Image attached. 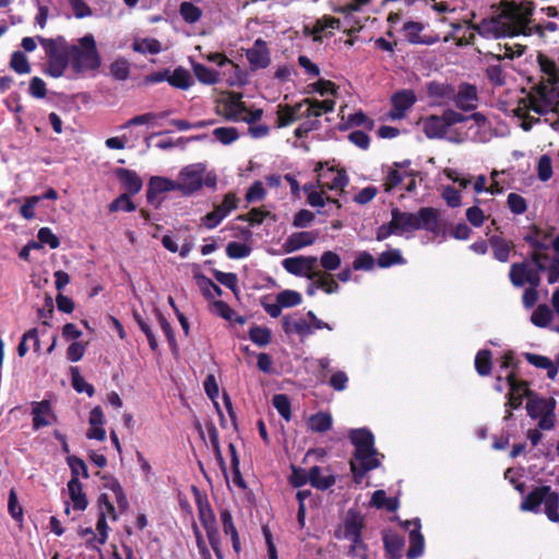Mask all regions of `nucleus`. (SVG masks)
Masks as SVG:
<instances>
[{
  "mask_svg": "<svg viewBox=\"0 0 559 559\" xmlns=\"http://www.w3.org/2000/svg\"><path fill=\"white\" fill-rule=\"evenodd\" d=\"M424 229L435 235L441 233L442 224L439 211L435 207H420L416 213L404 212L392 207L391 221L377 229V240L382 241L391 235L403 236Z\"/></svg>",
  "mask_w": 559,
  "mask_h": 559,
  "instance_id": "obj_1",
  "label": "nucleus"
},
{
  "mask_svg": "<svg viewBox=\"0 0 559 559\" xmlns=\"http://www.w3.org/2000/svg\"><path fill=\"white\" fill-rule=\"evenodd\" d=\"M350 442L355 445V459L359 462V467L350 462L354 474L364 476L367 472L377 468L380 465L376 457L373 435L366 428L353 429L349 432Z\"/></svg>",
  "mask_w": 559,
  "mask_h": 559,
  "instance_id": "obj_2",
  "label": "nucleus"
},
{
  "mask_svg": "<svg viewBox=\"0 0 559 559\" xmlns=\"http://www.w3.org/2000/svg\"><path fill=\"white\" fill-rule=\"evenodd\" d=\"M70 64L76 74L85 71H96L102 64L96 41L92 34H86L80 38L79 45H70Z\"/></svg>",
  "mask_w": 559,
  "mask_h": 559,
  "instance_id": "obj_3",
  "label": "nucleus"
},
{
  "mask_svg": "<svg viewBox=\"0 0 559 559\" xmlns=\"http://www.w3.org/2000/svg\"><path fill=\"white\" fill-rule=\"evenodd\" d=\"M48 58L46 72L52 78L63 75L70 64V45L63 36L57 38L37 37Z\"/></svg>",
  "mask_w": 559,
  "mask_h": 559,
  "instance_id": "obj_4",
  "label": "nucleus"
},
{
  "mask_svg": "<svg viewBox=\"0 0 559 559\" xmlns=\"http://www.w3.org/2000/svg\"><path fill=\"white\" fill-rule=\"evenodd\" d=\"M205 171L206 167L201 163L183 167L176 180L177 190L183 195H191L197 192L203 186V174Z\"/></svg>",
  "mask_w": 559,
  "mask_h": 559,
  "instance_id": "obj_5",
  "label": "nucleus"
},
{
  "mask_svg": "<svg viewBox=\"0 0 559 559\" xmlns=\"http://www.w3.org/2000/svg\"><path fill=\"white\" fill-rule=\"evenodd\" d=\"M282 265L287 272L297 276H306L309 280H313L317 276L318 260L316 257L299 255L286 258L283 260Z\"/></svg>",
  "mask_w": 559,
  "mask_h": 559,
  "instance_id": "obj_6",
  "label": "nucleus"
},
{
  "mask_svg": "<svg viewBox=\"0 0 559 559\" xmlns=\"http://www.w3.org/2000/svg\"><path fill=\"white\" fill-rule=\"evenodd\" d=\"M452 100L455 107L462 111H473L478 106V93L475 85L461 83L457 92L454 91Z\"/></svg>",
  "mask_w": 559,
  "mask_h": 559,
  "instance_id": "obj_7",
  "label": "nucleus"
},
{
  "mask_svg": "<svg viewBox=\"0 0 559 559\" xmlns=\"http://www.w3.org/2000/svg\"><path fill=\"white\" fill-rule=\"evenodd\" d=\"M535 250L532 252V259L535 263L537 271L548 270V282L554 284L559 281V258L548 257L542 250L548 249L549 247H534Z\"/></svg>",
  "mask_w": 559,
  "mask_h": 559,
  "instance_id": "obj_8",
  "label": "nucleus"
},
{
  "mask_svg": "<svg viewBox=\"0 0 559 559\" xmlns=\"http://www.w3.org/2000/svg\"><path fill=\"white\" fill-rule=\"evenodd\" d=\"M246 58L252 71L267 68L271 63V57L266 41L262 38L255 39L253 46L247 49Z\"/></svg>",
  "mask_w": 559,
  "mask_h": 559,
  "instance_id": "obj_9",
  "label": "nucleus"
},
{
  "mask_svg": "<svg viewBox=\"0 0 559 559\" xmlns=\"http://www.w3.org/2000/svg\"><path fill=\"white\" fill-rule=\"evenodd\" d=\"M306 114L307 106L304 99L295 105H280L277 108L276 127L285 128L297 120L310 118V116H306Z\"/></svg>",
  "mask_w": 559,
  "mask_h": 559,
  "instance_id": "obj_10",
  "label": "nucleus"
},
{
  "mask_svg": "<svg viewBox=\"0 0 559 559\" xmlns=\"http://www.w3.org/2000/svg\"><path fill=\"white\" fill-rule=\"evenodd\" d=\"M417 98L413 90H402L391 97L392 109L389 112L391 119H402L406 111L413 107Z\"/></svg>",
  "mask_w": 559,
  "mask_h": 559,
  "instance_id": "obj_11",
  "label": "nucleus"
},
{
  "mask_svg": "<svg viewBox=\"0 0 559 559\" xmlns=\"http://www.w3.org/2000/svg\"><path fill=\"white\" fill-rule=\"evenodd\" d=\"M318 176V182L322 189L343 190L348 183L346 171L335 167H330Z\"/></svg>",
  "mask_w": 559,
  "mask_h": 559,
  "instance_id": "obj_12",
  "label": "nucleus"
},
{
  "mask_svg": "<svg viewBox=\"0 0 559 559\" xmlns=\"http://www.w3.org/2000/svg\"><path fill=\"white\" fill-rule=\"evenodd\" d=\"M527 396L526 411L530 417L538 418L546 413L555 412L556 401L554 399L537 397L530 390L525 391Z\"/></svg>",
  "mask_w": 559,
  "mask_h": 559,
  "instance_id": "obj_13",
  "label": "nucleus"
},
{
  "mask_svg": "<svg viewBox=\"0 0 559 559\" xmlns=\"http://www.w3.org/2000/svg\"><path fill=\"white\" fill-rule=\"evenodd\" d=\"M177 190L176 180L165 177L154 176L150 179L146 189V200L148 204L154 205L157 202V195Z\"/></svg>",
  "mask_w": 559,
  "mask_h": 559,
  "instance_id": "obj_14",
  "label": "nucleus"
},
{
  "mask_svg": "<svg viewBox=\"0 0 559 559\" xmlns=\"http://www.w3.org/2000/svg\"><path fill=\"white\" fill-rule=\"evenodd\" d=\"M555 228L546 226H533L525 235L524 240L528 245H559V234L554 237Z\"/></svg>",
  "mask_w": 559,
  "mask_h": 559,
  "instance_id": "obj_15",
  "label": "nucleus"
},
{
  "mask_svg": "<svg viewBox=\"0 0 559 559\" xmlns=\"http://www.w3.org/2000/svg\"><path fill=\"white\" fill-rule=\"evenodd\" d=\"M115 176L124 190V193L134 195L139 193L143 187V181L136 171L127 168H117Z\"/></svg>",
  "mask_w": 559,
  "mask_h": 559,
  "instance_id": "obj_16",
  "label": "nucleus"
},
{
  "mask_svg": "<svg viewBox=\"0 0 559 559\" xmlns=\"http://www.w3.org/2000/svg\"><path fill=\"white\" fill-rule=\"evenodd\" d=\"M444 115H430L423 120V131L428 139H443L448 131Z\"/></svg>",
  "mask_w": 559,
  "mask_h": 559,
  "instance_id": "obj_17",
  "label": "nucleus"
},
{
  "mask_svg": "<svg viewBox=\"0 0 559 559\" xmlns=\"http://www.w3.org/2000/svg\"><path fill=\"white\" fill-rule=\"evenodd\" d=\"M223 106L225 118L228 120H240L242 115L247 112V106L242 102L241 93L230 92Z\"/></svg>",
  "mask_w": 559,
  "mask_h": 559,
  "instance_id": "obj_18",
  "label": "nucleus"
},
{
  "mask_svg": "<svg viewBox=\"0 0 559 559\" xmlns=\"http://www.w3.org/2000/svg\"><path fill=\"white\" fill-rule=\"evenodd\" d=\"M194 490L197 492V503H198V508H199L200 521L206 531V536L218 534V530L216 526V519H215V515H214L212 509L210 508L206 500L205 501L202 500V497L200 496V492L198 491V489L195 487H194Z\"/></svg>",
  "mask_w": 559,
  "mask_h": 559,
  "instance_id": "obj_19",
  "label": "nucleus"
},
{
  "mask_svg": "<svg viewBox=\"0 0 559 559\" xmlns=\"http://www.w3.org/2000/svg\"><path fill=\"white\" fill-rule=\"evenodd\" d=\"M507 380L510 386V392L508 394V402L506 406L516 409L522 405L523 396H525V391L530 389L527 388L526 382L518 381L514 374H509L507 377Z\"/></svg>",
  "mask_w": 559,
  "mask_h": 559,
  "instance_id": "obj_20",
  "label": "nucleus"
},
{
  "mask_svg": "<svg viewBox=\"0 0 559 559\" xmlns=\"http://www.w3.org/2000/svg\"><path fill=\"white\" fill-rule=\"evenodd\" d=\"M362 521L355 512H349L344 523V537L349 539L354 546H359L361 542Z\"/></svg>",
  "mask_w": 559,
  "mask_h": 559,
  "instance_id": "obj_21",
  "label": "nucleus"
},
{
  "mask_svg": "<svg viewBox=\"0 0 559 559\" xmlns=\"http://www.w3.org/2000/svg\"><path fill=\"white\" fill-rule=\"evenodd\" d=\"M424 29V24L415 21H407L403 25L406 40L412 45H431L436 43L435 39L425 38L420 36Z\"/></svg>",
  "mask_w": 559,
  "mask_h": 559,
  "instance_id": "obj_22",
  "label": "nucleus"
},
{
  "mask_svg": "<svg viewBox=\"0 0 559 559\" xmlns=\"http://www.w3.org/2000/svg\"><path fill=\"white\" fill-rule=\"evenodd\" d=\"M304 103L307 106L306 116L319 118L323 114L332 112L334 110L335 102L332 99L319 100L317 98H305Z\"/></svg>",
  "mask_w": 559,
  "mask_h": 559,
  "instance_id": "obj_23",
  "label": "nucleus"
},
{
  "mask_svg": "<svg viewBox=\"0 0 559 559\" xmlns=\"http://www.w3.org/2000/svg\"><path fill=\"white\" fill-rule=\"evenodd\" d=\"M549 491V486H542L531 491L521 503L522 511H537L540 503L544 501L545 496Z\"/></svg>",
  "mask_w": 559,
  "mask_h": 559,
  "instance_id": "obj_24",
  "label": "nucleus"
},
{
  "mask_svg": "<svg viewBox=\"0 0 559 559\" xmlns=\"http://www.w3.org/2000/svg\"><path fill=\"white\" fill-rule=\"evenodd\" d=\"M167 82L173 87L185 91L193 84V78L187 69L177 67L171 74H168Z\"/></svg>",
  "mask_w": 559,
  "mask_h": 559,
  "instance_id": "obj_25",
  "label": "nucleus"
},
{
  "mask_svg": "<svg viewBox=\"0 0 559 559\" xmlns=\"http://www.w3.org/2000/svg\"><path fill=\"white\" fill-rule=\"evenodd\" d=\"M414 525L415 527L409 532V548L407 550L409 559L418 558L424 551V537L419 532V521L415 520Z\"/></svg>",
  "mask_w": 559,
  "mask_h": 559,
  "instance_id": "obj_26",
  "label": "nucleus"
},
{
  "mask_svg": "<svg viewBox=\"0 0 559 559\" xmlns=\"http://www.w3.org/2000/svg\"><path fill=\"white\" fill-rule=\"evenodd\" d=\"M68 490L74 509L80 511L85 510L88 502L85 493L82 490V484L80 480L76 478H71L68 483Z\"/></svg>",
  "mask_w": 559,
  "mask_h": 559,
  "instance_id": "obj_27",
  "label": "nucleus"
},
{
  "mask_svg": "<svg viewBox=\"0 0 559 559\" xmlns=\"http://www.w3.org/2000/svg\"><path fill=\"white\" fill-rule=\"evenodd\" d=\"M197 269L198 266H194L193 275L194 278L197 280L200 289L202 290L203 296L206 299H212L215 296H221L223 294L222 288L215 283H213L209 277L199 273Z\"/></svg>",
  "mask_w": 559,
  "mask_h": 559,
  "instance_id": "obj_28",
  "label": "nucleus"
},
{
  "mask_svg": "<svg viewBox=\"0 0 559 559\" xmlns=\"http://www.w3.org/2000/svg\"><path fill=\"white\" fill-rule=\"evenodd\" d=\"M528 110L538 115H545L547 112V105L542 104L535 96L527 95L519 100V105L514 109V115L522 116V111L527 112Z\"/></svg>",
  "mask_w": 559,
  "mask_h": 559,
  "instance_id": "obj_29",
  "label": "nucleus"
},
{
  "mask_svg": "<svg viewBox=\"0 0 559 559\" xmlns=\"http://www.w3.org/2000/svg\"><path fill=\"white\" fill-rule=\"evenodd\" d=\"M283 330L286 334L296 333L305 336L312 333V326L305 320L292 321L289 316L282 318Z\"/></svg>",
  "mask_w": 559,
  "mask_h": 559,
  "instance_id": "obj_30",
  "label": "nucleus"
},
{
  "mask_svg": "<svg viewBox=\"0 0 559 559\" xmlns=\"http://www.w3.org/2000/svg\"><path fill=\"white\" fill-rule=\"evenodd\" d=\"M308 478L311 486L319 490H326L335 484V477L333 475L322 476L319 466L309 469Z\"/></svg>",
  "mask_w": 559,
  "mask_h": 559,
  "instance_id": "obj_31",
  "label": "nucleus"
},
{
  "mask_svg": "<svg viewBox=\"0 0 559 559\" xmlns=\"http://www.w3.org/2000/svg\"><path fill=\"white\" fill-rule=\"evenodd\" d=\"M384 548L389 555V559H400L401 551L404 547V539L396 534H385L383 536Z\"/></svg>",
  "mask_w": 559,
  "mask_h": 559,
  "instance_id": "obj_32",
  "label": "nucleus"
},
{
  "mask_svg": "<svg viewBox=\"0 0 559 559\" xmlns=\"http://www.w3.org/2000/svg\"><path fill=\"white\" fill-rule=\"evenodd\" d=\"M332 416L328 413H317L309 418V428L314 432H326L332 428Z\"/></svg>",
  "mask_w": 559,
  "mask_h": 559,
  "instance_id": "obj_33",
  "label": "nucleus"
},
{
  "mask_svg": "<svg viewBox=\"0 0 559 559\" xmlns=\"http://www.w3.org/2000/svg\"><path fill=\"white\" fill-rule=\"evenodd\" d=\"M193 72L195 78L201 83L213 85L219 81V73L216 70L205 67L204 64H193Z\"/></svg>",
  "mask_w": 559,
  "mask_h": 559,
  "instance_id": "obj_34",
  "label": "nucleus"
},
{
  "mask_svg": "<svg viewBox=\"0 0 559 559\" xmlns=\"http://www.w3.org/2000/svg\"><path fill=\"white\" fill-rule=\"evenodd\" d=\"M266 217H272L274 219V215L262 206L251 209L248 213L239 215L238 219L248 222L250 226H255L262 224Z\"/></svg>",
  "mask_w": 559,
  "mask_h": 559,
  "instance_id": "obj_35",
  "label": "nucleus"
},
{
  "mask_svg": "<svg viewBox=\"0 0 559 559\" xmlns=\"http://www.w3.org/2000/svg\"><path fill=\"white\" fill-rule=\"evenodd\" d=\"M545 501V513L547 518L555 523L559 522V493L551 491L549 488L548 493L544 498Z\"/></svg>",
  "mask_w": 559,
  "mask_h": 559,
  "instance_id": "obj_36",
  "label": "nucleus"
},
{
  "mask_svg": "<svg viewBox=\"0 0 559 559\" xmlns=\"http://www.w3.org/2000/svg\"><path fill=\"white\" fill-rule=\"evenodd\" d=\"M534 10L535 4L533 1H522L514 5V15L519 23L523 26H527L531 23Z\"/></svg>",
  "mask_w": 559,
  "mask_h": 559,
  "instance_id": "obj_37",
  "label": "nucleus"
},
{
  "mask_svg": "<svg viewBox=\"0 0 559 559\" xmlns=\"http://www.w3.org/2000/svg\"><path fill=\"white\" fill-rule=\"evenodd\" d=\"M182 20L189 24L198 22L202 16V10L192 2L183 1L179 5Z\"/></svg>",
  "mask_w": 559,
  "mask_h": 559,
  "instance_id": "obj_38",
  "label": "nucleus"
},
{
  "mask_svg": "<svg viewBox=\"0 0 559 559\" xmlns=\"http://www.w3.org/2000/svg\"><path fill=\"white\" fill-rule=\"evenodd\" d=\"M427 92L430 97L452 99L454 87L451 84L432 81L428 83Z\"/></svg>",
  "mask_w": 559,
  "mask_h": 559,
  "instance_id": "obj_39",
  "label": "nucleus"
},
{
  "mask_svg": "<svg viewBox=\"0 0 559 559\" xmlns=\"http://www.w3.org/2000/svg\"><path fill=\"white\" fill-rule=\"evenodd\" d=\"M72 386L79 393L85 392L88 396H93L95 390L94 386L87 383L84 378L80 374L78 367H71L70 369Z\"/></svg>",
  "mask_w": 559,
  "mask_h": 559,
  "instance_id": "obj_40",
  "label": "nucleus"
},
{
  "mask_svg": "<svg viewBox=\"0 0 559 559\" xmlns=\"http://www.w3.org/2000/svg\"><path fill=\"white\" fill-rule=\"evenodd\" d=\"M552 318V312L547 305H539L531 317L533 324L539 328L547 326Z\"/></svg>",
  "mask_w": 559,
  "mask_h": 559,
  "instance_id": "obj_41",
  "label": "nucleus"
},
{
  "mask_svg": "<svg viewBox=\"0 0 559 559\" xmlns=\"http://www.w3.org/2000/svg\"><path fill=\"white\" fill-rule=\"evenodd\" d=\"M475 368L480 376H488L491 371V353L488 349H481L475 358Z\"/></svg>",
  "mask_w": 559,
  "mask_h": 559,
  "instance_id": "obj_42",
  "label": "nucleus"
},
{
  "mask_svg": "<svg viewBox=\"0 0 559 559\" xmlns=\"http://www.w3.org/2000/svg\"><path fill=\"white\" fill-rule=\"evenodd\" d=\"M110 74L118 81H124L130 75V63L124 58H118L110 64Z\"/></svg>",
  "mask_w": 559,
  "mask_h": 559,
  "instance_id": "obj_43",
  "label": "nucleus"
},
{
  "mask_svg": "<svg viewBox=\"0 0 559 559\" xmlns=\"http://www.w3.org/2000/svg\"><path fill=\"white\" fill-rule=\"evenodd\" d=\"M10 67L19 74H27L31 72L28 59L22 51H14L12 53Z\"/></svg>",
  "mask_w": 559,
  "mask_h": 559,
  "instance_id": "obj_44",
  "label": "nucleus"
},
{
  "mask_svg": "<svg viewBox=\"0 0 559 559\" xmlns=\"http://www.w3.org/2000/svg\"><path fill=\"white\" fill-rule=\"evenodd\" d=\"M273 406L276 408L278 414L286 420H290V401L286 394H275L272 399Z\"/></svg>",
  "mask_w": 559,
  "mask_h": 559,
  "instance_id": "obj_45",
  "label": "nucleus"
},
{
  "mask_svg": "<svg viewBox=\"0 0 559 559\" xmlns=\"http://www.w3.org/2000/svg\"><path fill=\"white\" fill-rule=\"evenodd\" d=\"M249 337L254 344L264 347L271 342V330L264 326H252L249 331Z\"/></svg>",
  "mask_w": 559,
  "mask_h": 559,
  "instance_id": "obj_46",
  "label": "nucleus"
},
{
  "mask_svg": "<svg viewBox=\"0 0 559 559\" xmlns=\"http://www.w3.org/2000/svg\"><path fill=\"white\" fill-rule=\"evenodd\" d=\"M169 110H166V111H162V112H158V114H155V112H146V114H143V115H139V116H135L131 119H129L126 123H124V128H129V127H132V126H141V124H145V123H148L155 119H163V118H166L168 115H169Z\"/></svg>",
  "mask_w": 559,
  "mask_h": 559,
  "instance_id": "obj_47",
  "label": "nucleus"
},
{
  "mask_svg": "<svg viewBox=\"0 0 559 559\" xmlns=\"http://www.w3.org/2000/svg\"><path fill=\"white\" fill-rule=\"evenodd\" d=\"M213 135L225 145L233 143L239 136L237 129L233 127L216 128L213 130Z\"/></svg>",
  "mask_w": 559,
  "mask_h": 559,
  "instance_id": "obj_48",
  "label": "nucleus"
},
{
  "mask_svg": "<svg viewBox=\"0 0 559 559\" xmlns=\"http://www.w3.org/2000/svg\"><path fill=\"white\" fill-rule=\"evenodd\" d=\"M301 295L295 290H283L277 294L276 301H278L283 308L294 307L301 302Z\"/></svg>",
  "mask_w": 559,
  "mask_h": 559,
  "instance_id": "obj_49",
  "label": "nucleus"
},
{
  "mask_svg": "<svg viewBox=\"0 0 559 559\" xmlns=\"http://www.w3.org/2000/svg\"><path fill=\"white\" fill-rule=\"evenodd\" d=\"M156 313H157V318H158L159 324L162 326V330L167 337V341L169 343L171 352L175 355H177L178 354V344L175 338L174 330H173L170 323L166 320V318L158 310H156Z\"/></svg>",
  "mask_w": 559,
  "mask_h": 559,
  "instance_id": "obj_50",
  "label": "nucleus"
},
{
  "mask_svg": "<svg viewBox=\"0 0 559 559\" xmlns=\"http://www.w3.org/2000/svg\"><path fill=\"white\" fill-rule=\"evenodd\" d=\"M130 193H122L116 198L109 205L111 212L124 211L132 212L135 210V204L130 199Z\"/></svg>",
  "mask_w": 559,
  "mask_h": 559,
  "instance_id": "obj_51",
  "label": "nucleus"
},
{
  "mask_svg": "<svg viewBox=\"0 0 559 559\" xmlns=\"http://www.w3.org/2000/svg\"><path fill=\"white\" fill-rule=\"evenodd\" d=\"M537 175L542 181H547L552 177V160L548 155H542L537 164Z\"/></svg>",
  "mask_w": 559,
  "mask_h": 559,
  "instance_id": "obj_52",
  "label": "nucleus"
},
{
  "mask_svg": "<svg viewBox=\"0 0 559 559\" xmlns=\"http://www.w3.org/2000/svg\"><path fill=\"white\" fill-rule=\"evenodd\" d=\"M266 195L263 183L259 180L254 181L247 190L245 199L248 203L262 201Z\"/></svg>",
  "mask_w": 559,
  "mask_h": 559,
  "instance_id": "obj_53",
  "label": "nucleus"
},
{
  "mask_svg": "<svg viewBox=\"0 0 559 559\" xmlns=\"http://www.w3.org/2000/svg\"><path fill=\"white\" fill-rule=\"evenodd\" d=\"M507 203L510 211L516 215L523 214L527 209L525 199L522 195L514 192L509 193Z\"/></svg>",
  "mask_w": 559,
  "mask_h": 559,
  "instance_id": "obj_54",
  "label": "nucleus"
},
{
  "mask_svg": "<svg viewBox=\"0 0 559 559\" xmlns=\"http://www.w3.org/2000/svg\"><path fill=\"white\" fill-rule=\"evenodd\" d=\"M486 75L489 82L495 86H502L506 84V76L500 64L489 66L486 69Z\"/></svg>",
  "mask_w": 559,
  "mask_h": 559,
  "instance_id": "obj_55",
  "label": "nucleus"
},
{
  "mask_svg": "<svg viewBox=\"0 0 559 559\" xmlns=\"http://www.w3.org/2000/svg\"><path fill=\"white\" fill-rule=\"evenodd\" d=\"M213 275L218 283L228 287L236 294L238 278L235 273H224L222 271L214 270Z\"/></svg>",
  "mask_w": 559,
  "mask_h": 559,
  "instance_id": "obj_56",
  "label": "nucleus"
},
{
  "mask_svg": "<svg viewBox=\"0 0 559 559\" xmlns=\"http://www.w3.org/2000/svg\"><path fill=\"white\" fill-rule=\"evenodd\" d=\"M68 461V464L71 468V473H72V477L71 478H76L79 479V474L80 472H82V475L84 478H88V472H87V466L86 464L84 463L83 460H81L80 457H76V456H68L67 459Z\"/></svg>",
  "mask_w": 559,
  "mask_h": 559,
  "instance_id": "obj_57",
  "label": "nucleus"
},
{
  "mask_svg": "<svg viewBox=\"0 0 559 559\" xmlns=\"http://www.w3.org/2000/svg\"><path fill=\"white\" fill-rule=\"evenodd\" d=\"M365 126L368 130L373 128V120L369 119L362 111L349 115L346 128Z\"/></svg>",
  "mask_w": 559,
  "mask_h": 559,
  "instance_id": "obj_58",
  "label": "nucleus"
},
{
  "mask_svg": "<svg viewBox=\"0 0 559 559\" xmlns=\"http://www.w3.org/2000/svg\"><path fill=\"white\" fill-rule=\"evenodd\" d=\"M320 264L328 271H334L341 265V258L333 251H325L320 259Z\"/></svg>",
  "mask_w": 559,
  "mask_h": 559,
  "instance_id": "obj_59",
  "label": "nucleus"
},
{
  "mask_svg": "<svg viewBox=\"0 0 559 559\" xmlns=\"http://www.w3.org/2000/svg\"><path fill=\"white\" fill-rule=\"evenodd\" d=\"M69 4L76 19H84L93 14L92 9L84 0H69Z\"/></svg>",
  "mask_w": 559,
  "mask_h": 559,
  "instance_id": "obj_60",
  "label": "nucleus"
},
{
  "mask_svg": "<svg viewBox=\"0 0 559 559\" xmlns=\"http://www.w3.org/2000/svg\"><path fill=\"white\" fill-rule=\"evenodd\" d=\"M525 273H526V264L522 263H515L512 265L510 271V280L512 284L516 287H521L525 283Z\"/></svg>",
  "mask_w": 559,
  "mask_h": 559,
  "instance_id": "obj_61",
  "label": "nucleus"
},
{
  "mask_svg": "<svg viewBox=\"0 0 559 559\" xmlns=\"http://www.w3.org/2000/svg\"><path fill=\"white\" fill-rule=\"evenodd\" d=\"M537 61H538V64L540 67V70L551 76V78H557L558 76V69H557V64L554 60L549 59L548 57H546L545 55L543 53H539L538 57H537Z\"/></svg>",
  "mask_w": 559,
  "mask_h": 559,
  "instance_id": "obj_62",
  "label": "nucleus"
},
{
  "mask_svg": "<svg viewBox=\"0 0 559 559\" xmlns=\"http://www.w3.org/2000/svg\"><path fill=\"white\" fill-rule=\"evenodd\" d=\"M442 198L450 207H457L461 205V193L452 186H447L443 189Z\"/></svg>",
  "mask_w": 559,
  "mask_h": 559,
  "instance_id": "obj_63",
  "label": "nucleus"
},
{
  "mask_svg": "<svg viewBox=\"0 0 559 559\" xmlns=\"http://www.w3.org/2000/svg\"><path fill=\"white\" fill-rule=\"evenodd\" d=\"M402 260H403L402 255H401V253L399 251L390 250V251L383 252L378 258V264L381 267H388V266H391L393 264L401 263Z\"/></svg>",
  "mask_w": 559,
  "mask_h": 559,
  "instance_id": "obj_64",
  "label": "nucleus"
}]
</instances>
